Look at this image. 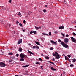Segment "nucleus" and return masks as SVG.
I'll list each match as a JSON object with an SVG mask.
<instances>
[{
  "label": "nucleus",
  "mask_w": 76,
  "mask_h": 76,
  "mask_svg": "<svg viewBox=\"0 0 76 76\" xmlns=\"http://www.w3.org/2000/svg\"><path fill=\"white\" fill-rule=\"evenodd\" d=\"M55 54L54 53H53V56L55 57L56 56V59H59L60 58V56H59V55L58 54V53L57 52H55Z\"/></svg>",
  "instance_id": "nucleus-1"
},
{
  "label": "nucleus",
  "mask_w": 76,
  "mask_h": 76,
  "mask_svg": "<svg viewBox=\"0 0 76 76\" xmlns=\"http://www.w3.org/2000/svg\"><path fill=\"white\" fill-rule=\"evenodd\" d=\"M61 44L63 47H64L65 48H67L69 47V46H68V45H67L66 44L64 43L63 42H61Z\"/></svg>",
  "instance_id": "nucleus-2"
},
{
  "label": "nucleus",
  "mask_w": 76,
  "mask_h": 76,
  "mask_svg": "<svg viewBox=\"0 0 76 76\" xmlns=\"http://www.w3.org/2000/svg\"><path fill=\"white\" fill-rule=\"evenodd\" d=\"M6 66V64L2 62H0V67H4Z\"/></svg>",
  "instance_id": "nucleus-3"
},
{
  "label": "nucleus",
  "mask_w": 76,
  "mask_h": 76,
  "mask_svg": "<svg viewBox=\"0 0 76 76\" xmlns=\"http://www.w3.org/2000/svg\"><path fill=\"white\" fill-rule=\"evenodd\" d=\"M71 39L72 41L73 42H75V43H76V40L75 39L73 38V37H72L71 38Z\"/></svg>",
  "instance_id": "nucleus-4"
},
{
  "label": "nucleus",
  "mask_w": 76,
  "mask_h": 76,
  "mask_svg": "<svg viewBox=\"0 0 76 76\" xmlns=\"http://www.w3.org/2000/svg\"><path fill=\"white\" fill-rule=\"evenodd\" d=\"M25 54H23L21 53L20 54V56L21 58H24L25 57Z\"/></svg>",
  "instance_id": "nucleus-5"
},
{
  "label": "nucleus",
  "mask_w": 76,
  "mask_h": 76,
  "mask_svg": "<svg viewBox=\"0 0 76 76\" xmlns=\"http://www.w3.org/2000/svg\"><path fill=\"white\" fill-rule=\"evenodd\" d=\"M50 42L52 43L53 44H55V45H56L57 44V41H56V42H55L54 41L51 40L50 41Z\"/></svg>",
  "instance_id": "nucleus-6"
},
{
  "label": "nucleus",
  "mask_w": 76,
  "mask_h": 76,
  "mask_svg": "<svg viewBox=\"0 0 76 76\" xmlns=\"http://www.w3.org/2000/svg\"><path fill=\"white\" fill-rule=\"evenodd\" d=\"M69 41V39L67 38H65L64 39V42L66 43H68Z\"/></svg>",
  "instance_id": "nucleus-7"
},
{
  "label": "nucleus",
  "mask_w": 76,
  "mask_h": 76,
  "mask_svg": "<svg viewBox=\"0 0 76 76\" xmlns=\"http://www.w3.org/2000/svg\"><path fill=\"white\" fill-rule=\"evenodd\" d=\"M22 42V39H20L18 42V44H21Z\"/></svg>",
  "instance_id": "nucleus-8"
},
{
  "label": "nucleus",
  "mask_w": 76,
  "mask_h": 76,
  "mask_svg": "<svg viewBox=\"0 0 76 76\" xmlns=\"http://www.w3.org/2000/svg\"><path fill=\"white\" fill-rule=\"evenodd\" d=\"M51 70H53V71H55L57 70L56 69H54V68H53V67H51Z\"/></svg>",
  "instance_id": "nucleus-9"
},
{
  "label": "nucleus",
  "mask_w": 76,
  "mask_h": 76,
  "mask_svg": "<svg viewBox=\"0 0 76 76\" xmlns=\"http://www.w3.org/2000/svg\"><path fill=\"white\" fill-rule=\"evenodd\" d=\"M64 28V26H60L59 27V29H63Z\"/></svg>",
  "instance_id": "nucleus-10"
},
{
  "label": "nucleus",
  "mask_w": 76,
  "mask_h": 76,
  "mask_svg": "<svg viewBox=\"0 0 76 76\" xmlns=\"http://www.w3.org/2000/svg\"><path fill=\"white\" fill-rule=\"evenodd\" d=\"M28 53H29L30 54H32L33 55H34V54L33 53L30 51H28Z\"/></svg>",
  "instance_id": "nucleus-11"
},
{
  "label": "nucleus",
  "mask_w": 76,
  "mask_h": 76,
  "mask_svg": "<svg viewBox=\"0 0 76 76\" xmlns=\"http://www.w3.org/2000/svg\"><path fill=\"white\" fill-rule=\"evenodd\" d=\"M29 65H26L25 66H23L22 67H23L26 68V67H29Z\"/></svg>",
  "instance_id": "nucleus-12"
},
{
  "label": "nucleus",
  "mask_w": 76,
  "mask_h": 76,
  "mask_svg": "<svg viewBox=\"0 0 76 76\" xmlns=\"http://www.w3.org/2000/svg\"><path fill=\"white\" fill-rule=\"evenodd\" d=\"M35 42L36 44H37V45H41V44H40L39 42H37L35 41Z\"/></svg>",
  "instance_id": "nucleus-13"
},
{
  "label": "nucleus",
  "mask_w": 76,
  "mask_h": 76,
  "mask_svg": "<svg viewBox=\"0 0 76 76\" xmlns=\"http://www.w3.org/2000/svg\"><path fill=\"white\" fill-rule=\"evenodd\" d=\"M35 28H36V30H38L39 29V28L40 27H36V26H35Z\"/></svg>",
  "instance_id": "nucleus-14"
},
{
  "label": "nucleus",
  "mask_w": 76,
  "mask_h": 76,
  "mask_svg": "<svg viewBox=\"0 0 76 76\" xmlns=\"http://www.w3.org/2000/svg\"><path fill=\"white\" fill-rule=\"evenodd\" d=\"M19 51H20V52H22V48H19Z\"/></svg>",
  "instance_id": "nucleus-15"
},
{
  "label": "nucleus",
  "mask_w": 76,
  "mask_h": 76,
  "mask_svg": "<svg viewBox=\"0 0 76 76\" xmlns=\"http://www.w3.org/2000/svg\"><path fill=\"white\" fill-rule=\"evenodd\" d=\"M23 58H21V59H20V61H25V60H24V59H23Z\"/></svg>",
  "instance_id": "nucleus-16"
},
{
  "label": "nucleus",
  "mask_w": 76,
  "mask_h": 76,
  "mask_svg": "<svg viewBox=\"0 0 76 76\" xmlns=\"http://www.w3.org/2000/svg\"><path fill=\"white\" fill-rule=\"evenodd\" d=\"M13 53L12 52L9 53L8 55H13Z\"/></svg>",
  "instance_id": "nucleus-17"
},
{
  "label": "nucleus",
  "mask_w": 76,
  "mask_h": 76,
  "mask_svg": "<svg viewBox=\"0 0 76 76\" xmlns=\"http://www.w3.org/2000/svg\"><path fill=\"white\" fill-rule=\"evenodd\" d=\"M42 34L43 35H47L48 36V35L46 34L43 33H42Z\"/></svg>",
  "instance_id": "nucleus-18"
},
{
  "label": "nucleus",
  "mask_w": 76,
  "mask_h": 76,
  "mask_svg": "<svg viewBox=\"0 0 76 76\" xmlns=\"http://www.w3.org/2000/svg\"><path fill=\"white\" fill-rule=\"evenodd\" d=\"M74 66V65H73V64H72L70 65V67H73Z\"/></svg>",
  "instance_id": "nucleus-19"
},
{
  "label": "nucleus",
  "mask_w": 76,
  "mask_h": 76,
  "mask_svg": "<svg viewBox=\"0 0 76 76\" xmlns=\"http://www.w3.org/2000/svg\"><path fill=\"white\" fill-rule=\"evenodd\" d=\"M45 58H46V59H49V57H48V56H46Z\"/></svg>",
  "instance_id": "nucleus-20"
},
{
  "label": "nucleus",
  "mask_w": 76,
  "mask_h": 76,
  "mask_svg": "<svg viewBox=\"0 0 76 76\" xmlns=\"http://www.w3.org/2000/svg\"><path fill=\"white\" fill-rule=\"evenodd\" d=\"M36 64H39V65L40 64V63H39L38 62H36Z\"/></svg>",
  "instance_id": "nucleus-21"
},
{
  "label": "nucleus",
  "mask_w": 76,
  "mask_h": 76,
  "mask_svg": "<svg viewBox=\"0 0 76 76\" xmlns=\"http://www.w3.org/2000/svg\"><path fill=\"white\" fill-rule=\"evenodd\" d=\"M58 42H61V40H60V39L58 40Z\"/></svg>",
  "instance_id": "nucleus-22"
},
{
  "label": "nucleus",
  "mask_w": 76,
  "mask_h": 76,
  "mask_svg": "<svg viewBox=\"0 0 76 76\" xmlns=\"http://www.w3.org/2000/svg\"><path fill=\"white\" fill-rule=\"evenodd\" d=\"M33 33L34 34H36L37 33V31H33Z\"/></svg>",
  "instance_id": "nucleus-23"
},
{
  "label": "nucleus",
  "mask_w": 76,
  "mask_h": 76,
  "mask_svg": "<svg viewBox=\"0 0 76 76\" xmlns=\"http://www.w3.org/2000/svg\"><path fill=\"white\" fill-rule=\"evenodd\" d=\"M72 61H73V62H75V61H76V59H73Z\"/></svg>",
  "instance_id": "nucleus-24"
},
{
  "label": "nucleus",
  "mask_w": 76,
  "mask_h": 76,
  "mask_svg": "<svg viewBox=\"0 0 76 76\" xmlns=\"http://www.w3.org/2000/svg\"><path fill=\"white\" fill-rule=\"evenodd\" d=\"M35 48H36V46H33L32 48H33V49H35Z\"/></svg>",
  "instance_id": "nucleus-25"
},
{
  "label": "nucleus",
  "mask_w": 76,
  "mask_h": 76,
  "mask_svg": "<svg viewBox=\"0 0 76 76\" xmlns=\"http://www.w3.org/2000/svg\"><path fill=\"white\" fill-rule=\"evenodd\" d=\"M43 12H44V13H45L46 12V10H43Z\"/></svg>",
  "instance_id": "nucleus-26"
},
{
  "label": "nucleus",
  "mask_w": 76,
  "mask_h": 76,
  "mask_svg": "<svg viewBox=\"0 0 76 76\" xmlns=\"http://www.w3.org/2000/svg\"><path fill=\"white\" fill-rule=\"evenodd\" d=\"M36 48H37V49H38L39 48V47L36 46Z\"/></svg>",
  "instance_id": "nucleus-27"
},
{
  "label": "nucleus",
  "mask_w": 76,
  "mask_h": 76,
  "mask_svg": "<svg viewBox=\"0 0 76 76\" xmlns=\"http://www.w3.org/2000/svg\"><path fill=\"white\" fill-rule=\"evenodd\" d=\"M19 25L20 26H22V24H21V23H20Z\"/></svg>",
  "instance_id": "nucleus-28"
},
{
  "label": "nucleus",
  "mask_w": 76,
  "mask_h": 76,
  "mask_svg": "<svg viewBox=\"0 0 76 76\" xmlns=\"http://www.w3.org/2000/svg\"><path fill=\"white\" fill-rule=\"evenodd\" d=\"M68 57H69V58H70L71 56H70V55H68Z\"/></svg>",
  "instance_id": "nucleus-29"
},
{
  "label": "nucleus",
  "mask_w": 76,
  "mask_h": 76,
  "mask_svg": "<svg viewBox=\"0 0 76 76\" xmlns=\"http://www.w3.org/2000/svg\"><path fill=\"white\" fill-rule=\"evenodd\" d=\"M51 32H49V35L50 36H51Z\"/></svg>",
  "instance_id": "nucleus-30"
},
{
  "label": "nucleus",
  "mask_w": 76,
  "mask_h": 76,
  "mask_svg": "<svg viewBox=\"0 0 76 76\" xmlns=\"http://www.w3.org/2000/svg\"><path fill=\"white\" fill-rule=\"evenodd\" d=\"M41 55H42V56H43V57H44V55L43 54V53H41Z\"/></svg>",
  "instance_id": "nucleus-31"
},
{
  "label": "nucleus",
  "mask_w": 76,
  "mask_h": 76,
  "mask_svg": "<svg viewBox=\"0 0 76 76\" xmlns=\"http://www.w3.org/2000/svg\"><path fill=\"white\" fill-rule=\"evenodd\" d=\"M73 34L74 35H76V34H75V33H73Z\"/></svg>",
  "instance_id": "nucleus-32"
},
{
  "label": "nucleus",
  "mask_w": 76,
  "mask_h": 76,
  "mask_svg": "<svg viewBox=\"0 0 76 76\" xmlns=\"http://www.w3.org/2000/svg\"><path fill=\"white\" fill-rule=\"evenodd\" d=\"M16 56H17V57H19V54H16Z\"/></svg>",
  "instance_id": "nucleus-33"
},
{
  "label": "nucleus",
  "mask_w": 76,
  "mask_h": 76,
  "mask_svg": "<svg viewBox=\"0 0 76 76\" xmlns=\"http://www.w3.org/2000/svg\"><path fill=\"white\" fill-rule=\"evenodd\" d=\"M32 33H33V31H31V32H30V34H32Z\"/></svg>",
  "instance_id": "nucleus-34"
},
{
  "label": "nucleus",
  "mask_w": 76,
  "mask_h": 76,
  "mask_svg": "<svg viewBox=\"0 0 76 76\" xmlns=\"http://www.w3.org/2000/svg\"><path fill=\"white\" fill-rule=\"evenodd\" d=\"M39 60H40L41 61H42V59H41V58H39Z\"/></svg>",
  "instance_id": "nucleus-35"
},
{
  "label": "nucleus",
  "mask_w": 76,
  "mask_h": 76,
  "mask_svg": "<svg viewBox=\"0 0 76 76\" xmlns=\"http://www.w3.org/2000/svg\"><path fill=\"white\" fill-rule=\"evenodd\" d=\"M53 48H50V50H53Z\"/></svg>",
  "instance_id": "nucleus-36"
},
{
  "label": "nucleus",
  "mask_w": 76,
  "mask_h": 76,
  "mask_svg": "<svg viewBox=\"0 0 76 76\" xmlns=\"http://www.w3.org/2000/svg\"><path fill=\"white\" fill-rule=\"evenodd\" d=\"M21 15V13H20V12L18 14V15Z\"/></svg>",
  "instance_id": "nucleus-37"
},
{
  "label": "nucleus",
  "mask_w": 76,
  "mask_h": 76,
  "mask_svg": "<svg viewBox=\"0 0 76 76\" xmlns=\"http://www.w3.org/2000/svg\"><path fill=\"white\" fill-rule=\"evenodd\" d=\"M65 58L66 60H67V57L65 56Z\"/></svg>",
  "instance_id": "nucleus-38"
},
{
  "label": "nucleus",
  "mask_w": 76,
  "mask_h": 76,
  "mask_svg": "<svg viewBox=\"0 0 76 76\" xmlns=\"http://www.w3.org/2000/svg\"><path fill=\"white\" fill-rule=\"evenodd\" d=\"M53 61H55V59L54 58H53Z\"/></svg>",
  "instance_id": "nucleus-39"
},
{
  "label": "nucleus",
  "mask_w": 76,
  "mask_h": 76,
  "mask_svg": "<svg viewBox=\"0 0 76 76\" xmlns=\"http://www.w3.org/2000/svg\"><path fill=\"white\" fill-rule=\"evenodd\" d=\"M61 34H62V35H63V36L65 37V36L63 34V33H61Z\"/></svg>",
  "instance_id": "nucleus-40"
},
{
  "label": "nucleus",
  "mask_w": 76,
  "mask_h": 76,
  "mask_svg": "<svg viewBox=\"0 0 76 76\" xmlns=\"http://www.w3.org/2000/svg\"><path fill=\"white\" fill-rule=\"evenodd\" d=\"M12 60H10L9 61V62H12Z\"/></svg>",
  "instance_id": "nucleus-41"
},
{
  "label": "nucleus",
  "mask_w": 76,
  "mask_h": 76,
  "mask_svg": "<svg viewBox=\"0 0 76 76\" xmlns=\"http://www.w3.org/2000/svg\"><path fill=\"white\" fill-rule=\"evenodd\" d=\"M52 64H53V65H54V66H55V64H54V63H53V62L52 63Z\"/></svg>",
  "instance_id": "nucleus-42"
},
{
  "label": "nucleus",
  "mask_w": 76,
  "mask_h": 76,
  "mask_svg": "<svg viewBox=\"0 0 76 76\" xmlns=\"http://www.w3.org/2000/svg\"><path fill=\"white\" fill-rule=\"evenodd\" d=\"M67 60H69L70 59H69V58H68V57H67Z\"/></svg>",
  "instance_id": "nucleus-43"
},
{
  "label": "nucleus",
  "mask_w": 76,
  "mask_h": 76,
  "mask_svg": "<svg viewBox=\"0 0 76 76\" xmlns=\"http://www.w3.org/2000/svg\"><path fill=\"white\" fill-rule=\"evenodd\" d=\"M23 22L24 23H25V20H24Z\"/></svg>",
  "instance_id": "nucleus-44"
},
{
  "label": "nucleus",
  "mask_w": 76,
  "mask_h": 76,
  "mask_svg": "<svg viewBox=\"0 0 76 76\" xmlns=\"http://www.w3.org/2000/svg\"><path fill=\"white\" fill-rule=\"evenodd\" d=\"M66 37H69V35H66Z\"/></svg>",
  "instance_id": "nucleus-45"
},
{
  "label": "nucleus",
  "mask_w": 76,
  "mask_h": 76,
  "mask_svg": "<svg viewBox=\"0 0 76 76\" xmlns=\"http://www.w3.org/2000/svg\"><path fill=\"white\" fill-rule=\"evenodd\" d=\"M16 23H17V24H18V23H19V22H18V21H17V22H16Z\"/></svg>",
  "instance_id": "nucleus-46"
},
{
  "label": "nucleus",
  "mask_w": 76,
  "mask_h": 76,
  "mask_svg": "<svg viewBox=\"0 0 76 76\" xmlns=\"http://www.w3.org/2000/svg\"><path fill=\"white\" fill-rule=\"evenodd\" d=\"M49 63H51L52 64V63H53L52 62H51V61H49Z\"/></svg>",
  "instance_id": "nucleus-47"
},
{
  "label": "nucleus",
  "mask_w": 76,
  "mask_h": 76,
  "mask_svg": "<svg viewBox=\"0 0 76 76\" xmlns=\"http://www.w3.org/2000/svg\"><path fill=\"white\" fill-rule=\"evenodd\" d=\"M9 2L10 3H11V2H12V1L10 0L9 1Z\"/></svg>",
  "instance_id": "nucleus-48"
},
{
  "label": "nucleus",
  "mask_w": 76,
  "mask_h": 76,
  "mask_svg": "<svg viewBox=\"0 0 76 76\" xmlns=\"http://www.w3.org/2000/svg\"><path fill=\"white\" fill-rule=\"evenodd\" d=\"M68 61H69V62H71V61H70V60H69Z\"/></svg>",
  "instance_id": "nucleus-49"
},
{
  "label": "nucleus",
  "mask_w": 76,
  "mask_h": 76,
  "mask_svg": "<svg viewBox=\"0 0 76 76\" xmlns=\"http://www.w3.org/2000/svg\"><path fill=\"white\" fill-rule=\"evenodd\" d=\"M9 26H11V24H10Z\"/></svg>",
  "instance_id": "nucleus-50"
},
{
  "label": "nucleus",
  "mask_w": 76,
  "mask_h": 76,
  "mask_svg": "<svg viewBox=\"0 0 76 76\" xmlns=\"http://www.w3.org/2000/svg\"><path fill=\"white\" fill-rule=\"evenodd\" d=\"M43 67V66H41V69H42V67Z\"/></svg>",
  "instance_id": "nucleus-51"
},
{
  "label": "nucleus",
  "mask_w": 76,
  "mask_h": 76,
  "mask_svg": "<svg viewBox=\"0 0 76 76\" xmlns=\"http://www.w3.org/2000/svg\"><path fill=\"white\" fill-rule=\"evenodd\" d=\"M63 74H65V72H63Z\"/></svg>",
  "instance_id": "nucleus-52"
},
{
  "label": "nucleus",
  "mask_w": 76,
  "mask_h": 76,
  "mask_svg": "<svg viewBox=\"0 0 76 76\" xmlns=\"http://www.w3.org/2000/svg\"><path fill=\"white\" fill-rule=\"evenodd\" d=\"M45 7H47V5H45Z\"/></svg>",
  "instance_id": "nucleus-53"
},
{
  "label": "nucleus",
  "mask_w": 76,
  "mask_h": 76,
  "mask_svg": "<svg viewBox=\"0 0 76 76\" xmlns=\"http://www.w3.org/2000/svg\"><path fill=\"white\" fill-rule=\"evenodd\" d=\"M15 76H19V75H15Z\"/></svg>",
  "instance_id": "nucleus-54"
},
{
  "label": "nucleus",
  "mask_w": 76,
  "mask_h": 76,
  "mask_svg": "<svg viewBox=\"0 0 76 76\" xmlns=\"http://www.w3.org/2000/svg\"><path fill=\"white\" fill-rule=\"evenodd\" d=\"M74 22H75V23H76V21H74Z\"/></svg>",
  "instance_id": "nucleus-55"
},
{
  "label": "nucleus",
  "mask_w": 76,
  "mask_h": 76,
  "mask_svg": "<svg viewBox=\"0 0 76 76\" xmlns=\"http://www.w3.org/2000/svg\"><path fill=\"white\" fill-rule=\"evenodd\" d=\"M23 32H25V30H23Z\"/></svg>",
  "instance_id": "nucleus-56"
},
{
  "label": "nucleus",
  "mask_w": 76,
  "mask_h": 76,
  "mask_svg": "<svg viewBox=\"0 0 76 76\" xmlns=\"http://www.w3.org/2000/svg\"><path fill=\"white\" fill-rule=\"evenodd\" d=\"M61 76H63V74H61Z\"/></svg>",
  "instance_id": "nucleus-57"
},
{
  "label": "nucleus",
  "mask_w": 76,
  "mask_h": 76,
  "mask_svg": "<svg viewBox=\"0 0 76 76\" xmlns=\"http://www.w3.org/2000/svg\"><path fill=\"white\" fill-rule=\"evenodd\" d=\"M27 50L28 51H29V50L28 49Z\"/></svg>",
  "instance_id": "nucleus-58"
},
{
  "label": "nucleus",
  "mask_w": 76,
  "mask_h": 76,
  "mask_svg": "<svg viewBox=\"0 0 76 76\" xmlns=\"http://www.w3.org/2000/svg\"><path fill=\"white\" fill-rule=\"evenodd\" d=\"M1 51H2V50H1Z\"/></svg>",
  "instance_id": "nucleus-59"
},
{
  "label": "nucleus",
  "mask_w": 76,
  "mask_h": 76,
  "mask_svg": "<svg viewBox=\"0 0 76 76\" xmlns=\"http://www.w3.org/2000/svg\"><path fill=\"white\" fill-rule=\"evenodd\" d=\"M55 32V33H57V32Z\"/></svg>",
  "instance_id": "nucleus-60"
},
{
  "label": "nucleus",
  "mask_w": 76,
  "mask_h": 76,
  "mask_svg": "<svg viewBox=\"0 0 76 76\" xmlns=\"http://www.w3.org/2000/svg\"><path fill=\"white\" fill-rule=\"evenodd\" d=\"M75 28H76V26H75Z\"/></svg>",
  "instance_id": "nucleus-61"
},
{
  "label": "nucleus",
  "mask_w": 76,
  "mask_h": 76,
  "mask_svg": "<svg viewBox=\"0 0 76 76\" xmlns=\"http://www.w3.org/2000/svg\"><path fill=\"white\" fill-rule=\"evenodd\" d=\"M30 56H31V54H30Z\"/></svg>",
  "instance_id": "nucleus-62"
},
{
  "label": "nucleus",
  "mask_w": 76,
  "mask_h": 76,
  "mask_svg": "<svg viewBox=\"0 0 76 76\" xmlns=\"http://www.w3.org/2000/svg\"><path fill=\"white\" fill-rule=\"evenodd\" d=\"M29 45H31V44H29Z\"/></svg>",
  "instance_id": "nucleus-63"
},
{
  "label": "nucleus",
  "mask_w": 76,
  "mask_h": 76,
  "mask_svg": "<svg viewBox=\"0 0 76 76\" xmlns=\"http://www.w3.org/2000/svg\"><path fill=\"white\" fill-rule=\"evenodd\" d=\"M20 76H22V75H20Z\"/></svg>",
  "instance_id": "nucleus-64"
}]
</instances>
